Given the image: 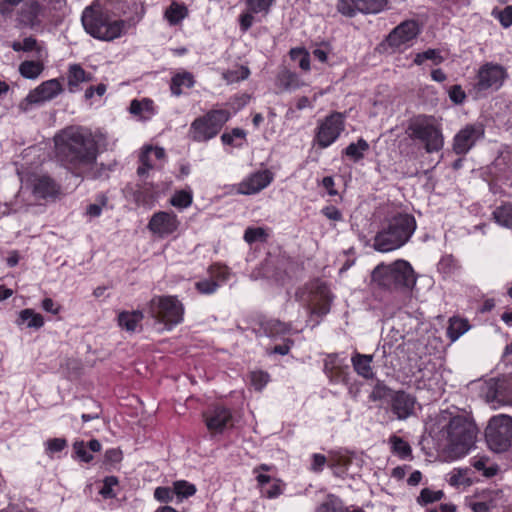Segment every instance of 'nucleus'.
Instances as JSON below:
<instances>
[{
    "label": "nucleus",
    "mask_w": 512,
    "mask_h": 512,
    "mask_svg": "<svg viewBox=\"0 0 512 512\" xmlns=\"http://www.w3.org/2000/svg\"><path fill=\"white\" fill-rule=\"evenodd\" d=\"M81 21L90 36L102 41L119 38L124 30V21L112 20L109 13L96 1L84 9Z\"/></svg>",
    "instance_id": "39448f33"
},
{
    "label": "nucleus",
    "mask_w": 512,
    "mask_h": 512,
    "mask_svg": "<svg viewBox=\"0 0 512 512\" xmlns=\"http://www.w3.org/2000/svg\"><path fill=\"white\" fill-rule=\"evenodd\" d=\"M421 30L414 20H406L396 26L386 38L388 46L402 50L411 46L412 41L417 38Z\"/></svg>",
    "instance_id": "dca6fc26"
},
{
    "label": "nucleus",
    "mask_w": 512,
    "mask_h": 512,
    "mask_svg": "<svg viewBox=\"0 0 512 512\" xmlns=\"http://www.w3.org/2000/svg\"><path fill=\"white\" fill-rule=\"evenodd\" d=\"M389 444L391 445V452L400 459H408L412 457V448L410 444L403 438L392 435L389 437Z\"/></svg>",
    "instance_id": "e433bc0d"
},
{
    "label": "nucleus",
    "mask_w": 512,
    "mask_h": 512,
    "mask_svg": "<svg viewBox=\"0 0 512 512\" xmlns=\"http://www.w3.org/2000/svg\"><path fill=\"white\" fill-rule=\"evenodd\" d=\"M486 401L493 409L512 404V385L510 379L503 377L492 379L487 384Z\"/></svg>",
    "instance_id": "f3484780"
},
{
    "label": "nucleus",
    "mask_w": 512,
    "mask_h": 512,
    "mask_svg": "<svg viewBox=\"0 0 512 512\" xmlns=\"http://www.w3.org/2000/svg\"><path fill=\"white\" fill-rule=\"evenodd\" d=\"M174 496L175 495H174L173 487L170 488V487H166V486H160L154 490L155 499L162 503L171 502L173 500Z\"/></svg>",
    "instance_id": "052dcab7"
},
{
    "label": "nucleus",
    "mask_w": 512,
    "mask_h": 512,
    "mask_svg": "<svg viewBox=\"0 0 512 512\" xmlns=\"http://www.w3.org/2000/svg\"><path fill=\"white\" fill-rule=\"evenodd\" d=\"M416 229L415 218L410 214L393 216L387 226L374 237L373 247L385 253L396 250L406 244Z\"/></svg>",
    "instance_id": "20e7f679"
},
{
    "label": "nucleus",
    "mask_w": 512,
    "mask_h": 512,
    "mask_svg": "<svg viewBox=\"0 0 512 512\" xmlns=\"http://www.w3.org/2000/svg\"><path fill=\"white\" fill-rule=\"evenodd\" d=\"M152 153V147H147L139 156L140 165L137 168V174L140 177H144L148 174V172L153 168V163L150 159V154Z\"/></svg>",
    "instance_id": "864d4df0"
},
{
    "label": "nucleus",
    "mask_w": 512,
    "mask_h": 512,
    "mask_svg": "<svg viewBox=\"0 0 512 512\" xmlns=\"http://www.w3.org/2000/svg\"><path fill=\"white\" fill-rule=\"evenodd\" d=\"M493 218L499 225L511 228L512 227V204L507 203L497 207L493 212Z\"/></svg>",
    "instance_id": "c03bdc74"
},
{
    "label": "nucleus",
    "mask_w": 512,
    "mask_h": 512,
    "mask_svg": "<svg viewBox=\"0 0 512 512\" xmlns=\"http://www.w3.org/2000/svg\"><path fill=\"white\" fill-rule=\"evenodd\" d=\"M492 15L497 18L504 27L512 25V6H506L503 10L493 9Z\"/></svg>",
    "instance_id": "bf43d9fd"
},
{
    "label": "nucleus",
    "mask_w": 512,
    "mask_h": 512,
    "mask_svg": "<svg viewBox=\"0 0 512 512\" xmlns=\"http://www.w3.org/2000/svg\"><path fill=\"white\" fill-rule=\"evenodd\" d=\"M346 116L341 112H332L317 121L312 144L323 150L334 144L345 130Z\"/></svg>",
    "instance_id": "9d476101"
},
{
    "label": "nucleus",
    "mask_w": 512,
    "mask_h": 512,
    "mask_svg": "<svg viewBox=\"0 0 512 512\" xmlns=\"http://www.w3.org/2000/svg\"><path fill=\"white\" fill-rule=\"evenodd\" d=\"M469 328L470 326L466 319L452 317L450 318L449 325L447 327V336L452 342H454L467 332Z\"/></svg>",
    "instance_id": "ea45409f"
},
{
    "label": "nucleus",
    "mask_w": 512,
    "mask_h": 512,
    "mask_svg": "<svg viewBox=\"0 0 512 512\" xmlns=\"http://www.w3.org/2000/svg\"><path fill=\"white\" fill-rule=\"evenodd\" d=\"M389 405L396 419L406 420L415 413L416 397L404 390H397L391 394Z\"/></svg>",
    "instance_id": "412c9836"
},
{
    "label": "nucleus",
    "mask_w": 512,
    "mask_h": 512,
    "mask_svg": "<svg viewBox=\"0 0 512 512\" xmlns=\"http://www.w3.org/2000/svg\"><path fill=\"white\" fill-rule=\"evenodd\" d=\"M266 237L265 230L263 228L248 227L244 232V240L252 244L258 240H263Z\"/></svg>",
    "instance_id": "680f3d73"
},
{
    "label": "nucleus",
    "mask_w": 512,
    "mask_h": 512,
    "mask_svg": "<svg viewBox=\"0 0 512 512\" xmlns=\"http://www.w3.org/2000/svg\"><path fill=\"white\" fill-rule=\"evenodd\" d=\"M388 6V0H337V11L345 16L352 18L358 13L377 14L385 10Z\"/></svg>",
    "instance_id": "ddd939ff"
},
{
    "label": "nucleus",
    "mask_w": 512,
    "mask_h": 512,
    "mask_svg": "<svg viewBox=\"0 0 512 512\" xmlns=\"http://www.w3.org/2000/svg\"><path fill=\"white\" fill-rule=\"evenodd\" d=\"M276 85L281 89V91H292L300 88L302 86V82L295 72L285 69L278 73Z\"/></svg>",
    "instance_id": "f704fd0d"
},
{
    "label": "nucleus",
    "mask_w": 512,
    "mask_h": 512,
    "mask_svg": "<svg viewBox=\"0 0 512 512\" xmlns=\"http://www.w3.org/2000/svg\"><path fill=\"white\" fill-rule=\"evenodd\" d=\"M274 0H245L247 9L255 14H267Z\"/></svg>",
    "instance_id": "6e6d98bb"
},
{
    "label": "nucleus",
    "mask_w": 512,
    "mask_h": 512,
    "mask_svg": "<svg viewBox=\"0 0 512 512\" xmlns=\"http://www.w3.org/2000/svg\"><path fill=\"white\" fill-rule=\"evenodd\" d=\"M63 92V86L59 79H50L42 82L34 90L30 91L24 102L26 105L41 104L50 101Z\"/></svg>",
    "instance_id": "aec40b11"
},
{
    "label": "nucleus",
    "mask_w": 512,
    "mask_h": 512,
    "mask_svg": "<svg viewBox=\"0 0 512 512\" xmlns=\"http://www.w3.org/2000/svg\"><path fill=\"white\" fill-rule=\"evenodd\" d=\"M485 439L492 451H507L512 445V417L507 414L491 417L485 429Z\"/></svg>",
    "instance_id": "1a4fd4ad"
},
{
    "label": "nucleus",
    "mask_w": 512,
    "mask_h": 512,
    "mask_svg": "<svg viewBox=\"0 0 512 512\" xmlns=\"http://www.w3.org/2000/svg\"><path fill=\"white\" fill-rule=\"evenodd\" d=\"M478 432L472 417L464 414L451 416L440 431L443 453L451 460L464 457L475 447Z\"/></svg>",
    "instance_id": "f03ea898"
},
{
    "label": "nucleus",
    "mask_w": 512,
    "mask_h": 512,
    "mask_svg": "<svg viewBox=\"0 0 512 512\" xmlns=\"http://www.w3.org/2000/svg\"><path fill=\"white\" fill-rule=\"evenodd\" d=\"M249 325L252 332L257 336H266L275 338L289 334L292 330L291 322H283L275 318H267L262 314H257L249 319Z\"/></svg>",
    "instance_id": "9b49d317"
},
{
    "label": "nucleus",
    "mask_w": 512,
    "mask_h": 512,
    "mask_svg": "<svg viewBox=\"0 0 512 512\" xmlns=\"http://www.w3.org/2000/svg\"><path fill=\"white\" fill-rule=\"evenodd\" d=\"M323 372L332 383H336L341 379V362L337 353L326 355L323 363Z\"/></svg>",
    "instance_id": "c756f323"
},
{
    "label": "nucleus",
    "mask_w": 512,
    "mask_h": 512,
    "mask_svg": "<svg viewBox=\"0 0 512 512\" xmlns=\"http://www.w3.org/2000/svg\"><path fill=\"white\" fill-rule=\"evenodd\" d=\"M41 5L38 1H29L24 3L17 14V23L20 27L33 28L40 23L39 15Z\"/></svg>",
    "instance_id": "4be33fe9"
},
{
    "label": "nucleus",
    "mask_w": 512,
    "mask_h": 512,
    "mask_svg": "<svg viewBox=\"0 0 512 512\" xmlns=\"http://www.w3.org/2000/svg\"><path fill=\"white\" fill-rule=\"evenodd\" d=\"M179 225L180 221L174 212L158 211L150 218L147 228L154 235L165 238L175 233Z\"/></svg>",
    "instance_id": "a211bd4d"
},
{
    "label": "nucleus",
    "mask_w": 512,
    "mask_h": 512,
    "mask_svg": "<svg viewBox=\"0 0 512 512\" xmlns=\"http://www.w3.org/2000/svg\"><path fill=\"white\" fill-rule=\"evenodd\" d=\"M44 70L43 63L26 60L19 65V73L26 79H36Z\"/></svg>",
    "instance_id": "79ce46f5"
},
{
    "label": "nucleus",
    "mask_w": 512,
    "mask_h": 512,
    "mask_svg": "<svg viewBox=\"0 0 512 512\" xmlns=\"http://www.w3.org/2000/svg\"><path fill=\"white\" fill-rule=\"evenodd\" d=\"M428 60L434 65H440L444 62L445 58L442 56L441 50L429 48L423 52L416 53L413 58V64L420 66Z\"/></svg>",
    "instance_id": "a19ab883"
},
{
    "label": "nucleus",
    "mask_w": 512,
    "mask_h": 512,
    "mask_svg": "<svg viewBox=\"0 0 512 512\" xmlns=\"http://www.w3.org/2000/svg\"><path fill=\"white\" fill-rule=\"evenodd\" d=\"M317 290L321 296V302L313 306L311 313L323 317L330 311V303L327 300V288L323 285H320L318 286Z\"/></svg>",
    "instance_id": "8fccbe9b"
},
{
    "label": "nucleus",
    "mask_w": 512,
    "mask_h": 512,
    "mask_svg": "<svg viewBox=\"0 0 512 512\" xmlns=\"http://www.w3.org/2000/svg\"><path fill=\"white\" fill-rule=\"evenodd\" d=\"M174 495L179 500H183L193 496L197 489L196 486L186 480H177L173 482Z\"/></svg>",
    "instance_id": "a18cd8bd"
},
{
    "label": "nucleus",
    "mask_w": 512,
    "mask_h": 512,
    "mask_svg": "<svg viewBox=\"0 0 512 512\" xmlns=\"http://www.w3.org/2000/svg\"><path fill=\"white\" fill-rule=\"evenodd\" d=\"M207 273L212 281L219 282V287L225 284L231 275L230 269L220 263L210 265L207 269Z\"/></svg>",
    "instance_id": "37998d69"
},
{
    "label": "nucleus",
    "mask_w": 512,
    "mask_h": 512,
    "mask_svg": "<svg viewBox=\"0 0 512 512\" xmlns=\"http://www.w3.org/2000/svg\"><path fill=\"white\" fill-rule=\"evenodd\" d=\"M369 148V143L364 138H359L357 142L350 143L342 150V156L347 157L354 163H357L364 158L365 153Z\"/></svg>",
    "instance_id": "473e14b6"
},
{
    "label": "nucleus",
    "mask_w": 512,
    "mask_h": 512,
    "mask_svg": "<svg viewBox=\"0 0 512 512\" xmlns=\"http://www.w3.org/2000/svg\"><path fill=\"white\" fill-rule=\"evenodd\" d=\"M185 308L176 296L155 295L147 303V313L166 330H172L184 320Z\"/></svg>",
    "instance_id": "0eeeda50"
},
{
    "label": "nucleus",
    "mask_w": 512,
    "mask_h": 512,
    "mask_svg": "<svg viewBox=\"0 0 512 512\" xmlns=\"http://www.w3.org/2000/svg\"><path fill=\"white\" fill-rule=\"evenodd\" d=\"M393 392L383 381L377 380L369 395V399L374 402L380 401L388 397L390 398Z\"/></svg>",
    "instance_id": "3c124183"
},
{
    "label": "nucleus",
    "mask_w": 512,
    "mask_h": 512,
    "mask_svg": "<svg viewBox=\"0 0 512 512\" xmlns=\"http://www.w3.org/2000/svg\"><path fill=\"white\" fill-rule=\"evenodd\" d=\"M194 287L197 290V292L200 294L211 295V294H214L218 290L219 282L212 281L210 278L202 279V280L195 282Z\"/></svg>",
    "instance_id": "4d7b16f0"
},
{
    "label": "nucleus",
    "mask_w": 512,
    "mask_h": 512,
    "mask_svg": "<svg viewBox=\"0 0 512 512\" xmlns=\"http://www.w3.org/2000/svg\"><path fill=\"white\" fill-rule=\"evenodd\" d=\"M17 324H26L27 328L40 329L44 326V318L40 313H36L33 309L27 308L20 311Z\"/></svg>",
    "instance_id": "c9c22d12"
},
{
    "label": "nucleus",
    "mask_w": 512,
    "mask_h": 512,
    "mask_svg": "<svg viewBox=\"0 0 512 512\" xmlns=\"http://www.w3.org/2000/svg\"><path fill=\"white\" fill-rule=\"evenodd\" d=\"M129 112L141 120H149L155 114L154 102L149 98L134 99L130 103Z\"/></svg>",
    "instance_id": "c85d7f7f"
},
{
    "label": "nucleus",
    "mask_w": 512,
    "mask_h": 512,
    "mask_svg": "<svg viewBox=\"0 0 512 512\" xmlns=\"http://www.w3.org/2000/svg\"><path fill=\"white\" fill-rule=\"evenodd\" d=\"M274 180V174L268 170H259L251 173L236 185V192L241 195H253L259 193Z\"/></svg>",
    "instance_id": "6ab92c4d"
},
{
    "label": "nucleus",
    "mask_w": 512,
    "mask_h": 512,
    "mask_svg": "<svg viewBox=\"0 0 512 512\" xmlns=\"http://www.w3.org/2000/svg\"><path fill=\"white\" fill-rule=\"evenodd\" d=\"M37 40L34 37H26L22 42H13L12 49L16 52H30L36 49Z\"/></svg>",
    "instance_id": "e2e57ef3"
},
{
    "label": "nucleus",
    "mask_w": 512,
    "mask_h": 512,
    "mask_svg": "<svg viewBox=\"0 0 512 512\" xmlns=\"http://www.w3.org/2000/svg\"><path fill=\"white\" fill-rule=\"evenodd\" d=\"M505 158L500 156L493 163V173L498 180H509L511 176V170L509 167H505Z\"/></svg>",
    "instance_id": "13d9d810"
},
{
    "label": "nucleus",
    "mask_w": 512,
    "mask_h": 512,
    "mask_svg": "<svg viewBox=\"0 0 512 512\" xmlns=\"http://www.w3.org/2000/svg\"><path fill=\"white\" fill-rule=\"evenodd\" d=\"M202 417L212 435L222 434L234 426L231 409L222 404L211 405L203 412Z\"/></svg>",
    "instance_id": "f8f14e48"
},
{
    "label": "nucleus",
    "mask_w": 512,
    "mask_h": 512,
    "mask_svg": "<svg viewBox=\"0 0 512 512\" xmlns=\"http://www.w3.org/2000/svg\"><path fill=\"white\" fill-rule=\"evenodd\" d=\"M188 15L187 7L183 4L172 2L165 10L164 17L171 26L179 24Z\"/></svg>",
    "instance_id": "4c0bfd02"
},
{
    "label": "nucleus",
    "mask_w": 512,
    "mask_h": 512,
    "mask_svg": "<svg viewBox=\"0 0 512 512\" xmlns=\"http://www.w3.org/2000/svg\"><path fill=\"white\" fill-rule=\"evenodd\" d=\"M461 268L460 262L451 254L442 256L437 264V271L444 279H451L459 275Z\"/></svg>",
    "instance_id": "cd10ccee"
},
{
    "label": "nucleus",
    "mask_w": 512,
    "mask_h": 512,
    "mask_svg": "<svg viewBox=\"0 0 512 512\" xmlns=\"http://www.w3.org/2000/svg\"><path fill=\"white\" fill-rule=\"evenodd\" d=\"M506 77V71L498 64L486 63L477 73L474 88L478 92L498 90Z\"/></svg>",
    "instance_id": "2eb2a0df"
},
{
    "label": "nucleus",
    "mask_w": 512,
    "mask_h": 512,
    "mask_svg": "<svg viewBox=\"0 0 512 512\" xmlns=\"http://www.w3.org/2000/svg\"><path fill=\"white\" fill-rule=\"evenodd\" d=\"M58 159L76 176H85L96 163L98 144L91 132L70 127L54 138Z\"/></svg>",
    "instance_id": "f257e3e1"
},
{
    "label": "nucleus",
    "mask_w": 512,
    "mask_h": 512,
    "mask_svg": "<svg viewBox=\"0 0 512 512\" xmlns=\"http://www.w3.org/2000/svg\"><path fill=\"white\" fill-rule=\"evenodd\" d=\"M448 95L450 100L457 105L462 104L467 97L461 85L458 84L453 85L448 89Z\"/></svg>",
    "instance_id": "0e129e2a"
},
{
    "label": "nucleus",
    "mask_w": 512,
    "mask_h": 512,
    "mask_svg": "<svg viewBox=\"0 0 512 512\" xmlns=\"http://www.w3.org/2000/svg\"><path fill=\"white\" fill-rule=\"evenodd\" d=\"M144 319V313L141 310L121 311L117 316L118 326L129 333L137 331L141 328V322Z\"/></svg>",
    "instance_id": "bb28decb"
},
{
    "label": "nucleus",
    "mask_w": 512,
    "mask_h": 512,
    "mask_svg": "<svg viewBox=\"0 0 512 512\" xmlns=\"http://www.w3.org/2000/svg\"><path fill=\"white\" fill-rule=\"evenodd\" d=\"M408 136L424 145L427 153L440 151L444 146L441 123L432 115L420 114L410 119Z\"/></svg>",
    "instance_id": "423d86ee"
},
{
    "label": "nucleus",
    "mask_w": 512,
    "mask_h": 512,
    "mask_svg": "<svg viewBox=\"0 0 512 512\" xmlns=\"http://www.w3.org/2000/svg\"><path fill=\"white\" fill-rule=\"evenodd\" d=\"M67 445L65 438H50L45 442V452L52 458L56 453L63 451Z\"/></svg>",
    "instance_id": "5fc2aeb1"
},
{
    "label": "nucleus",
    "mask_w": 512,
    "mask_h": 512,
    "mask_svg": "<svg viewBox=\"0 0 512 512\" xmlns=\"http://www.w3.org/2000/svg\"><path fill=\"white\" fill-rule=\"evenodd\" d=\"M60 192V186L49 176L42 175L35 179L33 193L41 199L56 197Z\"/></svg>",
    "instance_id": "393cba45"
},
{
    "label": "nucleus",
    "mask_w": 512,
    "mask_h": 512,
    "mask_svg": "<svg viewBox=\"0 0 512 512\" xmlns=\"http://www.w3.org/2000/svg\"><path fill=\"white\" fill-rule=\"evenodd\" d=\"M195 84L194 75L191 72L184 71L177 73L171 78L170 90L172 95L180 96L184 88H192Z\"/></svg>",
    "instance_id": "2f4dec72"
},
{
    "label": "nucleus",
    "mask_w": 512,
    "mask_h": 512,
    "mask_svg": "<svg viewBox=\"0 0 512 512\" xmlns=\"http://www.w3.org/2000/svg\"><path fill=\"white\" fill-rule=\"evenodd\" d=\"M269 381V375L266 372L258 371L251 374V382L256 390H261Z\"/></svg>",
    "instance_id": "338daca9"
},
{
    "label": "nucleus",
    "mask_w": 512,
    "mask_h": 512,
    "mask_svg": "<svg viewBox=\"0 0 512 512\" xmlns=\"http://www.w3.org/2000/svg\"><path fill=\"white\" fill-rule=\"evenodd\" d=\"M246 131L242 128H233L230 132H225L221 135V141L224 145L233 147H241L243 143H237L236 140H246Z\"/></svg>",
    "instance_id": "de8ad7c7"
},
{
    "label": "nucleus",
    "mask_w": 512,
    "mask_h": 512,
    "mask_svg": "<svg viewBox=\"0 0 512 512\" xmlns=\"http://www.w3.org/2000/svg\"><path fill=\"white\" fill-rule=\"evenodd\" d=\"M118 485L119 480L116 476H106L99 493L104 499H113L117 496L115 488H117Z\"/></svg>",
    "instance_id": "09e8293b"
},
{
    "label": "nucleus",
    "mask_w": 512,
    "mask_h": 512,
    "mask_svg": "<svg viewBox=\"0 0 512 512\" xmlns=\"http://www.w3.org/2000/svg\"><path fill=\"white\" fill-rule=\"evenodd\" d=\"M321 214L325 216L327 219L334 221V222H340L343 221V214L342 212L333 205H327L324 206L321 209Z\"/></svg>",
    "instance_id": "69168bd1"
},
{
    "label": "nucleus",
    "mask_w": 512,
    "mask_h": 512,
    "mask_svg": "<svg viewBox=\"0 0 512 512\" xmlns=\"http://www.w3.org/2000/svg\"><path fill=\"white\" fill-rule=\"evenodd\" d=\"M371 280L377 288L389 292H408L416 284L413 267L403 259L378 264L371 273Z\"/></svg>",
    "instance_id": "7ed1b4c3"
},
{
    "label": "nucleus",
    "mask_w": 512,
    "mask_h": 512,
    "mask_svg": "<svg viewBox=\"0 0 512 512\" xmlns=\"http://www.w3.org/2000/svg\"><path fill=\"white\" fill-rule=\"evenodd\" d=\"M193 193L191 190L176 191L170 199V204L178 209H186L191 206Z\"/></svg>",
    "instance_id": "49530a36"
},
{
    "label": "nucleus",
    "mask_w": 512,
    "mask_h": 512,
    "mask_svg": "<svg viewBox=\"0 0 512 512\" xmlns=\"http://www.w3.org/2000/svg\"><path fill=\"white\" fill-rule=\"evenodd\" d=\"M485 129L480 123L467 124L453 138L452 149L457 155H466L476 143L484 138Z\"/></svg>",
    "instance_id": "4468645a"
},
{
    "label": "nucleus",
    "mask_w": 512,
    "mask_h": 512,
    "mask_svg": "<svg viewBox=\"0 0 512 512\" xmlns=\"http://www.w3.org/2000/svg\"><path fill=\"white\" fill-rule=\"evenodd\" d=\"M475 494L488 506L490 511L502 507L506 501L503 492L499 489L482 490Z\"/></svg>",
    "instance_id": "72a5a7b5"
},
{
    "label": "nucleus",
    "mask_w": 512,
    "mask_h": 512,
    "mask_svg": "<svg viewBox=\"0 0 512 512\" xmlns=\"http://www.w3.org/2000/svg\"><path fill=\"white\" fill-rule=\"evenodd\" d=\"M470 464L486 478L495 476L499 471V466L496 463L491 462L490 458L484 455H476L472 457L470 459Z\"/></svg>",
    "instance_id": "7c9ffc66"
},
{
    "label": "nucleus",
    "mask_w": 512,
    "mask_h": 512,
    "mask_svg": "<svg viewBox=\"0 0 512 512\" xmlns=\"http://www.w3.org/2000/svg\"><path fill=\"white\" fill-rule=\"evenodd\" d=\"M123 459V453L119 448H110L104 454V462L107 464H117Z\"/></svg>",
    "instance_id": "774afa93"
},
{
    "label": "nucleus",
    "mask_w": 512,
    "mask_h": 512,
    "mask_svg": "<svg viewBox=\"0 0 512 512\" xmlns=\"http://www.w3.org/2000/svg\"><path fill=\"white\" fill-rule=\"evenodd\" d=\"M443 497L444 493L442 490L434 491L429 488H424L421 490L420 495L417 498V503L423 506L440 501Z\"/></svg>",
    "instance_id": "603ef678"
},
{
    "label": "nucleus",
    "mask_w": 512,
    "mask_h": 512,
    "mask_svg": "<svg viewBox=\"0 0 512 512\" xmlns=\"http://www.w3.org/2000/svg\"><path fill=\"white\" fill-rule=\"evenodd\" d=\"M93 80L91 73L86 72L80 64H72L68 68L67 88L70 93L81 90V84Z\"/></svg>",
    "instance_id": "b1692460"
},
{
    "label": "nucleus",
    "mask_w": 512,
    "mask_h": 512,
    "mask_svg": "<svg viewBox=\"0 0 512 512\" xmlns=\"http://www.w3.org/2000/svg\"><path fill=\"white\" fill-rule=\"evenodd\" d=\"M469 469L467 468H454L447 474V482L449 485L459 488L467 487L472 484V480L468 476Z\"/></svg>",
    "instance_id": "58836bf2"
},
{
    "label": "nucleus",
    "mask_w": 512,
    "mask_h": 512,
    "mask_svg": "<svg viewBox=\"0 0 512 512\" xmlns=\"http://www.w3.org/2000/svg\"><path fill=\"white\" fill-rule=\"evenodd\" d=\"M101 448L102 445L97 439H92L87 444L83 440L75 441L73 443V457L81 462L90 463L94 458L91 452H99Z\"/></svg>",
    "instance_id": "a878e982"
},
{
    "label": "nucleus",
    "mask_w": 512,
    "mask_h": 512,
    "mask_svg": "<svg viewBox=\"0 0 512 512\" xmlns=\"http://www.w3.org/2000/svg\"><path fill=\"white\" fill-rule=\"evenodd\" d=\"M230 118L231 113L227 109H211L192 121L188 136L194 142H208L220 133Z\"/></svg>",
    "instance_id": "6e6552de"
},
{
    "label": "nucleus",
    "mask_w": 512,
    "mask_h": 512,
    "mask_svg": "<svg viewBox=\"0 0 512 512\" xmlns=\"http://www.w3.org/2000/svg\"><path fill=\"white\" fill-rule=\"evenodd\" d=\"M373 359V355L362 354L355 351L351 356V364L357 375L366 380L374 379L375 372L372 367Z\"/></svg>",
    "instance_id": "5701e85b"
}]
</instances>
